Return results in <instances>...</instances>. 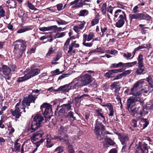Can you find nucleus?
Here are the masks:
<instances>
[{"instance_id":"1","label":"nucleus","mask_w":153,"mask_h":153,"mask_svg":"<svg viewBox=\"0 0 153 153\" xmlns=\"http://www.w3.org/2000/svg\"><path fill=\"white\" fill-rule=\"evenodd\" d=\"M142 102L140 99L137 96L130 97L127 100V106L128 111L134 114H137L142 116L144 113V108L140 107Z\"/></svg>"},{"instance_id":"2","label":"nucleus","mask_w":153,"mask_h":153,"mask_svg":"<svg viewBox=\"0 0 153 153\" xmlns=\"http://www.w3.org/2000/svg\"><path fill=\"white\" fill-rule=\"evenodd\" d=\"M14 45V51L17 58L19 59L22 57L24 52L25 50L27 45L26 42L24 40L20 39L16 40Z\"/></svg>"},{"instance_id":"3","label":"nucleus","mask_w":153,"mask_h":153,"mask_svg":"<svg viewBox=\"0 0 153 153\" xmlns=\"http://www.w3.org/2000/svg\"><path fill=\"white\" fill-rule=\"evenodd\" d=\"M92 81L91 76L88 74H85L79 78L77 82L74 85L73 88H81L90 84Z\"/></svg>"},{"instance_id":"4","label":"nucleus","mask_w":153,"mask_h":153,"mask_svg":"<svg viewBox=\"0 0 153 153\" xmlns=\"http://www.w3.org/2000/svg\"><path fill=\"white\" fill-rule=\"evenodd\" d=\"M105 130L104 126L101 122L96 120L95 122L94 132L97 135L98 140H103L105 137L104 131Z\"/></svg>"},{"instance_id":"5","label":"nucleus","mask_w":153,"mask_h":153,"mask_svg":"<svg viewBox=\"0 0 153 153\" xmlns=\"http://www.w3.org/2000/svg\"><path fill=\"white\" fill-rule=\"evenodd\" d=\"M44 118L40 114L36 115L34 117L31 125V132H33L41 126Z\"/></svg>"},{"instance_id":"6","label":"nucleus","mask_w":153,"mask_h":153,"mask_svg":"<svg viewBox=\"0 0 153 153\" xmlns=\"http://www.w3.org/2000/svg\"><path fill=\"white\" fill-rule=\"evenodd\" d=\"M129 18L131 22L133 19L149 20L151 19V17L145 13L130 14L129 15Z\"/></svg>"},{"instance_id":"7","label":"nucleus","mask_w":153,"mask_h":153,"mask_svg":"<svg viewBox=\"0 0 153 153\" xmlns=\"http://www.w3.org/2000/svg\"><path fill=\"white\" fill-rule=\"evenodd\" d=\"M42 111H44L43 114L45 117L50 118L52 115V106L49 104L44 103L40 107Z\"/></svg>"},{"instance_id":"8","label":"nucleus","mask_w":153,"mask_h":153,"mask_svg":"<svg viewBox=\"0 0 153 153\" xmlns=\"http://www.w3.org/2000/svg\"><path fill=\"white\" fill-rule=\"evenodd\" d=\"M39 94L37 95H33L31 93L27 97H24L22 101V108H24V106H30V103L31 102H35V101L37 98Z\"/></svg>"},{"instance_id":"9","label":"nucleus","mask_w":153,"mask_h":153,"mask_svg":"<svg viewBox=\"0 0 153 153\" xmlns=\"http://www.w3.org/2000/svg\"><path fill=\"white\" fill-rule=\"evenodd\" d=\"M119 19L116 23V27L118 28L122 27L126 20V14L124 12H122V14H120L119 17Z\"/></svg>"},{"instance_id":"10","label":"nucleus","mask_w":153,"mask_h":153,"mask_svg":"<svg viewBox=\"0 0 153 153\" xmlns=\"http://www.w3.org/2000/svg\"><path fill=\"white\" fill-rule=\"evenodd\" d=\"M0 72L3 73L6 79L9 80L10 78L11 69L7 65H3Z\"/></svg>"},{"instance_id":"11","label":"nucleus","mask_w":153,"mask_h":153,"mask_svg":"<svg viewBox=\"0 0 153 153\" xmlns=\"http://www.w3.org/2000/svg\"><path fill=\"white\" fill-rule=\"evenodd\" d=\"M21 100L20 99L19 102L17 103L15 106V109L14 111L11 110L12 114L13 116H15L17 118H19L21 116V112H20V109H19V106H21Z\"/></svg>"},{"instance_id":"12","label":"nucleus","mask_w":153,"mask_h":153,"mask_svg":"<svg viewBox=\"0 0 153 153\" xmlns=\"http://www.w3.org/2000/svg\"><path fill=\"white\" fill-rule=\"evenodd\" d=\"M43 134L44 133L42 130L33 133L31 137V141L33 142L37 140L39 138L41 137Z\"/></svg>"},{"instance_id":"13","label":"nucleus","mask_w":153,"mask_h":153,"mask_svg":"<svg viewBox=\"0 0 153 153\" xmlns=\"http://www.w3.org/2000/svg\"><path fill=\"white\" fill-rule=\"evenodd\" d=\"M120 140L122 145L129 144V140L128 135H123L120 136Z\"/></svg>"},{"instance_id":"14","label":"nucleus","mask_w":153,"mask_h":153,"mask_svg":"<svg viewBox=\"0 0 153 153\" xmlns=\"http://www.w3.org/2000/svg\"><path fill=\"white\" fill-rule=\"evenodd\" d=\"M70 89V86L69 85L67 84L61 86L57 89L55 91L56 92L62 91L63 92H66L68 91Z\"/></svg>"},{"instance_id":"15","label":"nucleus","mask_w":153,"mask_h":153,"mask_svg":"<svg viewBox=\"0 0 153 153\" xmlns=\"http://www.w3.org/2000/svg\"><path fill=\"white\" fill-rule=\"evenodd\" d=\"M138 69L136 71V74L137 75L144 74L146 73L145 67L144 65H138Z\"/></svg>"},{"instance_id":"16","label":"nucleus","mask_w":153,"mask_h":153,"mask_svg":"<svg viewBox=\"0 0 153 153\" xmlns=\"http://www.w3.org/2000/svg\"><path fill=\"white\" fill-rule=\"evenodd\" d=\"M7 6L10 9L16 8V7L15 1L13 0H8L7 2Z\"/></svg>"},{"instance_id":"17","label":"nucleus","mask_w":153,"mask_h":153,"mask_svg":"<svg viewBox=\"0 0 153 153\" xmlns=\"http://www.w3.org/2000/svg\"><path fill=\"white\" fill-rule=\"evenodd\" d=\"M95 37L94 34L93 33H90L88 35L84 34L83 36V39L84 40H87V41H89Z\"/></svg>"},{"instance_id":"18","label":"nucleus","mask_w":153,"mask_h":153,"mask_svg":"<svg viewBox=\"0 0 153 153\" xmlns=\"http://www.w3.org/2000/svg\"><path fill=\"white\" fill-rule=\"evenodd\" d=\"M67 131V128L62 126H61L59 129V132L60 134L63 136L65 137L68 138V135L66 134Z\"/></svg>"},{"instance_id":"19","label":"nucleus","mask_w":153,"mask_h":153,"mask_svg":"<svg viewBox=\"0 0 153 153\" xmlns=\"http://www.w3.org/2000/svg\"><path fill=\"white\" fill-rule=\"evenodd\" d=\"M72 102L69 101L68 103L63 104L62 105V109L64 110V112L67 111L71 110V107Z\"/></svg>"},{"instance_id":"20","label":"nucleus","mask_w":153,"mask_h":153,"mask_svg":"<svg viewBox=\"0 0 153 153\" xmlns=\"http://www.w3.org/2000/svg\"><path fill=\"white\" fill-rule=\"evenodd\" d=\"M57 26L53 25L48 27H42L39 28V30L42 31H48L52 30H55V28H56Z\"/></svg>"},{"instance_id":"21","label":"nucleus","mask_w":153,"mask_h":153,"mask_svg":"<svg viewBox=\"0 0 153 153\" xmlns=\"http://www.w3.org/2000/svg\"><path fill=\"white\" fill-rule=\"evenodd\" d=\"M138 151L142 153H147L148 152V149L146 146L143 145L137 148Z\"/></svg>"},{"instance_id":"22","label":"nucleus","mask_w":153,"mask_h":153,"mask_svg":"<svg viewBox=\"0 0 153 153\" xmlns=\"http://www.w3.org/2000/svg\"><path fill=\"white\" fill-rule=\"evenodd\" d=\"M132 143L130 144H127L123 145V146L122 149V151L123 152H129L130 151L131 147L132 145Z\"/></svg>"},{"instance_id":"23","label":"nucleus","mask_w":153,"mask_h":153,"mask_svg":"<svg viewBox=\"0 0 153 153\" xmlns=\"http://www.w3.org/2000/svg\"><path fill=\"white\" fill-rule=\"evenodd\" d=\"M147 80L148 83L149 87V92H152L153 91V85H152V78L151 76H149L146 78Z\"/></svg>"},{"instance_id":"24","label":"nucleus","mask_w":153,"mask_h":153,"mask_svg":"<svg viewBox=\"0 0 153 153\" xmlns=\"http://www.w3.org/2000/svg\"><path fill=\"white\" fill-rule=\"evenodd\" d=\"M24 74L27 79L33 77L31 70H26L25 71Z\"/></svg>"},{"instance_id":"25","label":"nucleus","mask_w":153,"mask_h":153,"mask_svg":"<svg viewBox=\"0 0 153 153\" xmlns=\"http://www.w3.org/2000/svg\"><path fill=\"white\" fill-rule=\"evenodd\" d=\"M115 73L114 69L109 70L107 72L104 74L105 77L108 78H110Z\"/></svg>"},{"instance_id":"26","label":"nucleus","mask_w":153,"mask_h":153,"mask_svg":"<svg viewBox=\"0 0 153 153\" xmlns=\"http://www.w3.org/2000/svg\"><path fill=\"white\" fill-rule=\"evenodd\" d=\"M120 83L119 82H114L110 85V89L112 90L114 89L120 87Z\"/></svg>"},{"instance_id":"27","label":"nucleus","mask_w":153,"mask_h":153,"mask_svg":"<svg viewBox=\"0 0 153 153\" xmlns=\"http://www.w3.org/2000/svg\"><path fill=\"white\" fill-rule=\"evenodd\" d=\"M44 141V139H41L39 141H37L35 143H33V144H34L36 146V148L33 151V152H35L37 150L38 147L40 145V144L42 143Z\"/></svg>"},{"instance_id":"28","label":"nucleus","mask_w":153,"mask_h":153,"mask_svg":"<svg viewBox=\"0 0 153 153\" xmlns=\"http://www.w3.org/2000/svg\"><path fill=\"white\" fill-rule=\"evenodd\" d=\"M143 56L142 54H139L138 58V65H144Z\"/></svg>"},{"instance_id":"29","label":"nucleus","mask_w":153,"mask_h":153,"mask_svg":"<svg viewBox=\"0 0 153 153\" xmlns=\"http://www.w3.org/2000/svg\"><path fill=\"white\" fill-rule=\"evenodd\" d=\"M90 96L87 94H84L79 97H76L75 99V101L76 102H79V100L82 98H86L89 97Z\"/></svg>"},{"instance_id":"30","label":"nucleus","mask_w":153,"mask_h":153,"mask_svg":"<svg viewBox=\"0 0 153 153\" xmlns=\"http://www.w3.org/2000/svg\"><path fill=\"white\" fill-rule=\"evenodd\" d=\"M33 76L38 75L40 72V70L38 68H31Z\"/></svg>"},{"instance_id":"31","label":"nucleus","mask_w":153,"mask_h":153,"mask_svg":"<svg viewBox=\"0 0 153 153\" xmlns=\"http://www.w3.org/2000/svg\"><path fill=\"white\" fill-rule=\"evenodd\" d=\"M137 62L134 61L131 62H128L123 63V67H132L137 64Z\"/></svg>"},{"instance_id":"32","label":"nucleus","mask_w":153,"mask_h":153,"mask_svg":"<svg viewBox=\"0 0 153 153\" xmlns=\"http://www.w3.org/2000/svg\"><path fill=\"white\" fill-rule=\"evenodd\" d=\"M88 11L86 10H82L80 11L78 16H84L88 15Z\"/></svg>"},{"instance_id":"33","label":"nucleus","mask_w":153,"mask_h":153,"mask_svg":"<svg viewBox=\"0 0 153 153\" xmlns=\"http://www.w3.org/2000/svg\"><path fill=\"white\" fill-rule=\"evenodd\" d=\"M101 10L102 13L105 15L106 14L107 11V4L106 3H104L102 7L101 8Z\"/></svg>"},{"instance_id":"34","label":"nucleus","mask_w":153,"mask_h":153,"mask_svg":"<svg viewBox=\"0 0 153 153\" xmlns=\"http://www.w3.org/2000/svg\"><path fill=\"white\" fill-rule=\"evenodd\" d=\"M97 16L98 17L96 16V17L97 18L94 19L91 22V24L92 26H93L98 23L99 22V19L98 18L99 16L98 14Z\"/></svg>"},{"instance_id":"35","label":"nucleus","mask_w":153,"mask_h":153,"mask_svg":"<svg viewBox=\"0 0 153 153\" xmlns=\"http://www.w3.org/2000/svg\"><path fill=\"white\" fill-rule=\"evenodd\" d=\"M67 117L72 120L74 121L76 120V117L73 115V113L71 111L68 113Z\"/></svg>"},{"instance_id":"36","label":"nucleus","mask_w":153,"mask_h":153,"mask_svg":"<svg viewBox=\"0 0 153 153\" xmlns=\"http://www.w3.org/2000/svg\"><path fill=\"white\" fill-rule=\"evenodd\" d=\"M21 145L17 142H15L14 144V149L16 152H18L20 151Z\"/></svg>"},{"instance_id":"37","label":"nucleus","mask_w":153,"mask_h":153,"mask_svg":"<svg viewBox=\"0 0 153 153\" xmlns=\"http://www.w3.org/2000/svg\"><path fill=\"white\" fill-rule=\"evenodd\" d=\"M30 30V27H26L24 28H21L20 30H18L17 32L18 33H21L24 32L26 31L29 30Z\"/></svg>"},{"instance_id":"38","label":"nucleus","mask_w":153,"mask_h":153,"mask_svg":"<svg viewBox=\"0 0 153 153\" xmlns=\"http://www.w3.org/2000/svg\"><path fill=\"white\" fill-rule=\"evenodd\" d=\"M141 121L143 123V128H146L149 124V122L147 121L146 119L143 118L141 120Z\"/></svg>"},{"instance_id":"39","label":"nucleus","mask_w":153,"mask_h":153,"mask_svg":"<svg viewBox=\"0 0 153 153\" xmlns=\"http://www.w3.org/2000/svg\"><path fill=\"white\" fill-rule=\"evenodd\" d=\"M27 4L28 7L30 9L34 10H37V9L31 3L29 2V1H27Z\"/></svg>"},{"instance_id":"40","label":"nucleus","mask_w":153,"mask_h":153,"mask_svg":"<svg viewBox=\"0 0 153 153\" xmlns=\"http://www.w3.org/2000/svg\"><path fill=\"white\" fill-rule=\"evenodd\" d=\"M63 147L62 146H58L54 150V152H57V153H61L63 152Z\"/></svg>"},{"instance_id":"41","label":"nucleus","mask_w":153,"mask_h":153,"mask_svg":"<svg viewBox=\"0 0 153 153\" xmlns=\"http://www.w3.org/2000/svg\"><path fill=\"white\" fill-rule=\"evenodd\" d=\"M87 40H84L83 39V45L87 47H91L93 45V43L92 42H88L86 43V41Z\"/></svg>"},{"instance_id":"42","label":"nucleus","mask_w":153,"mask_h":153,"mask_svg":"<svg viewBox=\"0 0 153 153\" xmlns=\"http://www.w3.org/2000/svg\"><path fill=\"white\" fill-rule=\"evenodd\" d=\"M62 56V55L60 53H58L53 58V60L54 61H57Z\"/></svg>"},{"instance_id":"43","label":"nucleus","mask_w":153,"mask_h":153,"mask_svg":"<svg viewBox=\"0 0 153 153\" xmlns=\"http://www.w3.org/2000/svg\"><path fill=\"white\" fill-rule=\"evenodd\" d=\"M65 35V32H62L61 33H56L55 35V38H59L62 37Z\"/></svg>"},{"instance_id":"44","label":"nucleus","mask_w":153,"mask_h":153,"mask_svg":"<svg viewBox=\"0 0 153 153\" xmlns=\"http://www.w3.org/2000/svg\"><path fill=\"white\" fill-rule=\"evenodd\" d=\"M108 109L109 111V113L108 114L109 117H112L114 115V110L113 106H112Z\"/></svg>"},{"instance_id":"45","label":"nucleus","mask_w":153,"mask_h":153,"mask_svg":"<svg viewBox=\"0 0 153 153\" xmlns=\"http://www.w3.org/2000/svg\"><path fill=\"white\" fill-rule=\"evenodd\" d=\"M54 50H53V48L51 46L50 48L49 51L46 54V56H48L53 54L54 53Z\"/></svg>"},{"instance_id":"46","label":"nucleus","mask_w":153,"mask_h":153,"mask_svg":"<svg viewBox=\"0 0 153 153\" xmlns=\"http://www.w3.org/2000/svg\"><path fill=\"white\" fill-rule=\"evenodd\" d=\"M138 83L137 82L134 85L133 88L131 89V91L133 94H134V91L136 90L137 88L139 86Z\"/></svg>"},{"instance_id":"47","label":"nucleus","mask_w":153,"mask_h":153,"mask_svg":"<svg viewBox=\"0 0 153 153\" xmlns=\"http://www.w3.org/2000/svg\"><path fill=\"white\" fill-rule=\"evenodd\" d=\"M131 53H124L123 54V57L127 59H128L131 56Z\"/></svg>"},{"instance_id":"48","label":"nucleus","mask_w":153,"mask_h":153,"mask_svg":"<svg viewBox=\"0 0 153 153\" xmlns=\"http://www.w3.org/2000/svg\"><path fill=\"white\" fill-rule=\"evenodd\" d=\"M106 142L110 145H113L115 144V143L110 139L107 138L105 140Z\"/></svg>"},{"instance_id":"49","label":"nucleus","mask_w":153,"mask_h":153,"mask_svg":"<svg viewBox=\"0 0 153 153\" xmlns=\"http://www.w3.org/2000/svg\"><path fill=\"white\" fill-rule=\"evenodd\" d=\"M107 30V27H104L103 28L102 27H101V30L102 33V34L101 35V37H103L104 36L105 34H104V33L105 32H106Z\"/></svg>"},{"instance_id":"50","label":"nucleus","mask_w":153,"mask_h":153,"mask_svg":"<svg viewBox=\"0 0 153 153\" xmlns=\"http://www.w3.org/2000/svg\"><path fill=\"white\" fill-rule=\"evenodd\" d=\"M56 22L59 25H66L67 24V22L61 19L57 20Z\"/></svg>"},{"instance_id":"51","label":"nucleus","mask_w":153,"mask_h":153,"mask_svg":"<svg viewBox=\"0 0 153 153\" xmlns=\"http://www.w3.org/2000/svg\"><path fill=\"white\" fill-rule=\"evenodd\" d=\"M131 70H127L125 71L122 73L123 76H126L127 75H128L131 73Z\"/></svg>"},{"instance_id":"52","label":"nucleus","mask_w":153,"mask_h":153,"mask_svg":"<svg viewBox=\"0 0 153 153\" xmlns=\"http://www.w3.org/2000/svg\"><path fill=\"white\" fill-rule=\"evenodd\" d=\"M83 6V3L82 2H78L77 4L74 6L72 7V8H79Z\"/></svg>"},{"instance_id":"53","label":"nucleus","mask_w":153,"mask_h":153,"mask_svg":"<svg viewBox=\"0 0 153 153\" xmlns=\"http://www.w3.org/2000/svg\"><path fill=\"white\" fill-rule=\"evenodd\" d=\"M62 142H64L67 146V148H68L69 146H72L70 144V142L68 139H65L63 140Z\"/></svg>"},{"instance_id":"54","label":"nucleus","mask_w":153,"mask_h":153,"mask_svg":"<svg viewBox=\"0 0 153 153\" xmlns=\"http://www.w3.org/2000/svg\"><path fill=\"white\" fill-rule=\"evenodd\" d=\"M73 44L72 43L70 45L69 47V50L68 51V53L69 54H71L73 51V48L74 47Z\"/></svg>"},{"instance_id":"55","label":"nucleus","mask_w":153,"mask_h":153,"mask_svg":"<svg viewBox=\"0 0 153 153\" xmlns=\"http://www.w3.org/2000/svg\"><path fill=\"white\" fill-rule=\"evenodd\" d=\"M27 79L26 77H25V76H24L19 78L17 81L18 82H21Z\"/></svg>"},{"instance_id":"56","label":"nucleus","mask_w":153,"mask_h":153,"mask_svg":"<svg viewBox=\"0 0 153 153\" xmlns=\"http://www.w3.org/2000/svg\"><path fill=\"white\" fill-rule=\"evenodd\" d=\"M97 116H98V117H101L102 119V122L104 123H106L105 117L103 115V114L101 113L100 114H98V115H97Z\"/></svg>"},{"instance_id":"57","label":"nucleus","mask_w":153,"mask_h":153,"mask_svg":"<svg viewBox=\"0 0 153 153\" xmlns=\"http://www.w3.org/2000/svg\"><path fill=\"white\" fill-rule=\"evenodd\" d=\"M68 153H75L74 150L72 146H69L67 149Z\"/></svg>"},{"instance_id":"58","label":"nucleus","mask_w":153,"mask_h":153,"mask_svg":"<svg viewBox=\"0 0 153 153\" xmlns=\"http://www.w3.org/2000/svg\"><path fill=\"white\" fill-rule=\"evenodd\" d=\"M54 139L55 140H58L62 142L64 139L63 137L60 136H55L54 137Z\"/></svg>"},{"instance_id":"59","label":"nucleus","mask_w":153,"mask_h":153,"mask_svg":"<svg viewBox=\"0 0 153 153\" xmlns=\"http://www.w3.org/2000/svg\"><path fill=\"white\" fill-rule=\"evenodd\" d=\"M149 87L148 89L145 88V89H143L141 90L142 93H143L145 94H149L151 92H149Z\"/></svg>"},{"instance_id":"60","label":"nucleus","mask_w":153,"mask_h":153,"mask_svg":"<svg viewBox=\"0 0 153 153\" xmlns=\"http://www.w3.org/2000/svg\"><path fill=\"white\" fill-rule=\"evenodd\" d=\"M123 76L122 73L116 76L115 78L113 79V80H118L121 79Z\"/></svg>"},{"instance_id":"61","label":"nucleus","mask_w":153,"mask_h":153,"mask_svg":"<svg viewBox=\"0 0 153 153\" xmlns=\"http://www.w3.org/2000/svg\"><path fill=\"white\" fill-rule=\"evenodd\" d=\"M85 24V21H82L81 22V23L80 24H79V29H82L83 28H84V25Z\"/></svg>"},{"instance_id":"62","label":"nucleus","mask_w":153,"mask_h":153,"mask_svg":"<svg viewBox=\"0 0 153 153\" xmlns=\"http://www.w3.org/2000/svg\"><path fill=\"white\" fill-rule=\"evenodd\" d=\"M57 9L58 11H60L63 9V4H58L56 5Z\"/></svg>"},{"instance_id":"63","label":"nucleus","mask_w":153,"mask_h":153,"mask_svg":"<svg viewBox=\"0 0 153 153\" xmlns=\"http://www.w3.org/2000/svg\"><path fill=\"white\" fill-rule=\"evenodd\" d=\"M69 75V74H63L59 77L58 79H62L65 77L68 76Z\"/></svg>"},{"instance_id":"64","label":"nucleus","mask_w":153,"mask_h":153,"mask_svg":"<svg viewBox=\"0 0 153 153\" xmlns=\"http://www.w3.org/2000/svg\"><path fill=\"white\" fill-rule=\"evenodd\" d=\"M138 7L137 6H135L133 9V12L134 13H136L139 12Z\"/></svg>"}]
</instances>
